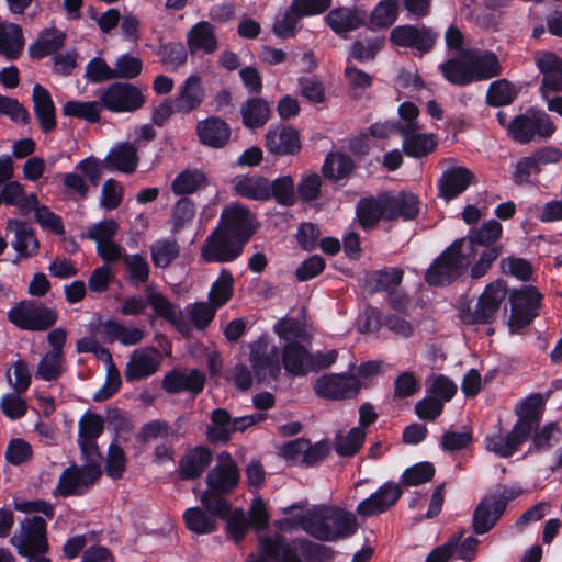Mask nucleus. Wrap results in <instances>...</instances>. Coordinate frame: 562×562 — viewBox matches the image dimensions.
<instances>
[{"mask_svg": "<svg viewBox=\"0 0 562 562\" xmlns=\"http://www.w3.org/2000/svg\"><path fill=\"white\" fill-rule=\"evenodd\" d=\"M535 64L542 75L541 98L548 100L549 93L562 92V58L553 52H543L536 56Z\"/></svg>", "mask_w": 562, "mask_h": 562, "instance_id": "4be33fe9", "label": "nucleus"}, {"mask_svg": "<svg viewBox=\"0 0 562 562\" xmlns=\"http://www.w3.org/2000/svg\"><path fill=\"white\" fill-rule=\"evenodd\" d=\"M8 231L14 232L12 247L18 257L12 261L18 263L21 259L34 257L40 251V240L30 223L18 218H10L7 222Z\"/></svg>", "mask_w": 562, "mask_h": 562, "instance_id": "5701e85b", "label": "nucleus"}, {"mask_svg": "<svg viewBox=\"0 0 562 562\" xmlns=\"http://www.w3.org/2000/svg\"><path fill=\"white\" fill-rule=\"evenodd\" d=\"M562 429L557 422H550L543 426H539L530 435L531 441L527 454H540L550 451L557 443L560 442Z\"/></svg>", "mask_w": 562, "mask_h": 562, "instance_id": "79ce46f5", "label": "nucleus"}, {"mask_svg": "<svg viewBox=\"0 0 562 562\" xmlns=\"http://www.w3.org/2000/svg\"><path fill=\"white\" fill-rule=\"evenodd\" d=\"M216 227L222 228L224 233L244 246L248 244L257 229L255 217L249 209L238 203L227 205L222 210Z\"/></svg>", "mask_w": 562, "mask_h": 562, "instance_id": "2eb2a0df", "label": "nucleus"}, {"mask_svg": "<svg viewBox=\"0 0 562 562\" xmlns=\"http://www.w3.org/2000/svg\"><path fill=\"white\" fill-rule=\"evenodd\" d=\"M100 102L97 101H67L61 109L64 116L77 117L86 120L89 123H98L100 121Z\"/></svg>", "mask_w": 562, "mask_h": 562, "instance_id": "13d9d810", "label": "nucleus"}, {"mask_svg": "<svg viewBox=\"0 0 562 562\" xmlns=\"http://www.w3.org/2000/svg\"><path fill=\"white\" fill-rule=\"evenodd\" d=\"M438 147V137L434 133H420L402 142L403 154L409 158L422 159Z\"/></svg>", "mask_w": 562, "mask_h": 562, "instance_id": "8fccbe9b", "label": "nucleus"}, {"mask_svg": "<svg viewBox=\"0 0 562 562\" xmlns=\"http://www.w3.org/2000/svg\"><path fill=\"white\" fill-rule=\"evenodd\" d=\"M465 49L439 64L438 69L443 79L456 87H468L473 83L470 61Z\"/></svg>", "mask_w": 562, "mask_h": 562, "instance_id": "473e14b6", "label": "nucleus"}, {"mask_svg": "<svg viewBox=\"0 0 562 562\" xmlns=\"http://www.w3.org/2000/svg\"><path fill=\"white\" fill-rule=\"evenodd\" d=\"M366 432L360 427L351 428L347 435L338 434L335 437V451L340 457H353L362 448Z\"/></svg>", "mask_w": 562, "mask_h": 562, "instance_id": "bf43d9fd", "label": "nucleus"}, {"mask_svg": "<svg viewBox=\"0 0 562 562\" xmlns=\"http://www.w3.org/2000/svg\"><path fill=\"white\" fill-rule=\"evenodd\" d=\"M151 261L155 267L166 269L180 255L176 239H158L150 246Z\"/></svg>", "mask_w": 562, "mask_h": 562, "instance_id": "4d7b16f0", "label": "nucleus"}, {"mask_svg": "<svg viewBox=\"0 0 562 562\" xmlns=\"http://www.w3.org/2000/svg\"><path fill=\"white\" fill-rule=\"evenodd\" d=\"M383 44V37L368 38L366 44L362 41H355L349 48L347 64H350L351 59L359 63L373 60L376 54L382 49Z\"/></svg>", "mask_w": 562, "mask_h": 562, "instance_id": "680f3d73", "label": "nucleus"}, {"mask_svg": "<svg viewBox=\"0 0 562 562\" xmlns=\"http://www.w3.org/2000/svg\"><path fill=\"white\" fill-rule=\"evenodd\" d=\"M8 321L20 330L46 331L58 321L56 310L35 300H22L7 313Z\"/></svg>", "mask_w": 562, "mask_h": 562, "instance_id": "423d86ee", "label": "nucleus"}, {"mask_svg": "<svg viewBox=\"0 0 562 562\" xmlns=\"http://www.w3.org/2000/svg\"><path fill=\"white\" fill-rule=\"evenodd\" d=\"M240 482V471L228 451L216 456V464L211 468L205 477L206 487L226 494L233 493Z\"/></svg>", "mask_w": 562, "mask_h": 562, "instance_id": "f3484780", "label": "nucleus"}, {"mask_svg": "<svg viewBox=\"0 0 562 562\" xmlns=\"http://www.w3.org/2000/svg\"><path fill=\"white\" fill-rule=\"evenodd\" d=\"M507 294V288L503 280L498 279L488 283L483 293L479 296L475 310L464 315L468 324H492L496 318L502 302Z\"/></svg>", "mask_w": 562, "mask_h": 562, "instance_id": "dca6fc26", "label": "nucleus"}, {"mask_svg": "<svg viewBox=\"0 0 562 562\" xmlns=\"http://www.w3.org/2000/svg\"><path fill=\"white\" fill-rule=\"evenodd\" d=\"M206 375L199 369L178 370L167 372L161 381V389L168 394L189 392L193 397L203 392Z\"/></svg>", "mask_w": 562, "mask_h": 562, "instance_id": "aec40b11", "label": "nucleus"}, {"mask_svg": "<svg viewBox=\"0 0 562 562\" xmlns=\"http://www.w3.org/2000/svg\"><path fill=\"white\" fill-rule=\"evenodd\" d=\"M265 147L274 156H295L301 151L297 130L285 125H271L265 135Z\"/></svg>", "mask_w": 562, "mask_h": 562, "instance_id": "412c9836", "label": "nucleus"}, {"mask_svg": "<svg viewBox=\"0 0 562 562\" xmlns=\"http://www.w3.org/2000/svg\"><path fill=\"white\" fill-rule=\"evenodd\" d=\"M518 97V90L507 79L493 81L487 89L485 102L492 108H501L512 104Z\"/></svg>", "mask_w": 562, "mask_h": 562, "instance_id": "603ef678", "label": "nucleus"}, {"mask_svg": "<svg viewBox=\"0 0 562 562\" xmlns=\"http://www.w3.org/2000/svg\"><path fill=\"white\" fill-rule=\"evenodd\" d=\"M311 351L301 341H288L281 349V368L292 376H305L308 374Z\"/></svg>", "mask_w": 562, "mask_h": 562, "instance_id": "72a5a7b5", "label": "nucleus"}, {"mask_svg": "<svg viewBox=\"0 0 562 562\" xmlns=\"http://www.w3.org/2000/svg\"><path fill=\"white\" fill-rule=\"evenodd\" d=\"M145 103V95L133 83L115 81L110 83L100 95V104L112 113L135 112Z\"/></svg>", "mask_w": 562, "mask_h": 562, "instance_id": "ddd939ff", "label": "nucleus"}, {"mask_svg": "<svg viewBox=\"0 0 562 562\" xmlns=\"http://www.w3.org/2000/svg\"><path fill=\"white\" fill-rule=\"evenodd\" d=\"M138 162L137 147L130 142H122L112 147L102 160V165L106 170L127 175L133 173L137 169Z\"/></svg>", "mask_w": 562, "mask_h": 562, "instance_id": "2f4dec72", "label": "nucleus"}, {"mask_svg": "<svg viewBox=\"0 0 562 562\" xmlns=\"http://www.w3.org/2000/svg\"><path fill=\"white\" fill-rule=\"evenodd\" d=\"M542 294L533 285H522L509 294L510 317L508 327L512 333L530 325L540 314Z\"/></svg>", "mask_w": 562, "mask_h": 562, "instance_id": "1a4fd4ad", "label": "nucleus"}, {"mask_svg": "<svg viewBox=\"0 0 562 562\" xmlns=\"http://www.w3.org/2000/svg\"><path fill=\"white\" fill-rule=\"evenodd\" d=\"M245 246L237 239L215 227L201 247V259L206 263H227L237 260Z\"/></svg>", "mask_w": 562, "mask_h": 562, "instance_id": "4468645a", "label": "nucleus"}, {"mask_svg": "<svg viewBox=\"0 0 562 562\" xmlns=\"http://www.w3.org/2000/svg\"><path fill=\"white\" fill-rule=\"evenodd\" d=\"M78 446L85 461L82 468L85 469L86 474L92 480H99L102 475L101 461L103 456L97 441H79Z\"/></svg>", "mask_w": 562, "mask_h": 562, "instance_id": "052dcab7", "label": "nucleus"}, {"mask_svg": "<svg viewBox=\"0 0 562 562\" xmlns=\"http://www.w3.org/2000/svg\"><path fill=\"white\" fill-rule=\"evenodd\" d=\"M438 38L439 33L425 24L397 25L390 32V42L393 45L411 48L414 50L415 56H423L430 53Z\"/></svg>", "mask_w": 562, "mask_h": 562, "instance_id": "9b49d317", "label": "nucleus"}, {"mask_svg": "<svg viewBox=\"0 0 562 562\" xmlns=\"http://www.w3.org/2000/svg\"><path fill=\"white\" fill-rule=\"evenodd\" d=\"M387 202V221H414L420 213L419 198L407 191L385 192Z\"/></svg>", "mask_w": 562, "mask_h": 562, "instance_id": "c756f323", "label": "nucleus"}, {"mask_svg": "<svg viewBox=\"0 0 562 562\" xmlns=\"http://www.w3.org/2000/svg\"><path fill=\"white\" fill-rule=\"evenodd\" d=\"M234 277L231 270L222 268L217 279L212 283L209 299L216 307L224 306L234 295Z\"/></svg>", "mask_w": 562, "mask_h": 562, "instance_id": "5fc2aeb1", "label": "nucleus"}, {"mask_svg": "<svg viewBox=\"0 0 562 562\" xmlns=\"http://www.w3.org/2000/svg\"><path fill=\"white\" fill-rule=\"evenodd\" d=\"M161 363V353L156 347L135 349L126 363L124 378L134 383L155 374Z\"/></svg>", "mask_w": 562, "mask_h": 562, "instance_id": "a211bd4d", "label": "nucleus"}, {"mask_svg": "<svg viewBox=\"0 0 562 562\" xmlns=\"http://www.w3.org/2000/svg\"><path fill=\"white\" fill-rule=\"evenodd\" d=\"M503 515V506H496L493 498L485 494L473 512L472 529L474 533L484 535L488 532Z\"/></svg>", "mask_w": 562, "mask_h": 562, "instance_id": "4c0bfd02", "label": "nucleus"}, {"mask_svg": "<svg viewBox=\"0 0 562 562\" xmlns=\"http://www.w3.org/2000/svg\"><path fill=\"white\" fill-rule=\"evenodd\" d=\"M325 22L334 33L345 40L349 32L366 24L363 15L357 9L347 7L331 9L325 16Z\"/></svg>", "mask_w": 562, "mask_h": 562, "instance_id": "f704fd0d", "label": "nucleus"}, {"mask_svg": "<svg viewBox=\"0 0 562 562\" xmlns=\"http://www.w3.org/2000/svg\"><path fill=\"white\" fill-rule=\"evenodd\" d=\"M307 533L319 541H337L353 536L358 530L356 516L341 508L326 515L313 512V521H307Z\"/></svg>", "mask_w": 562, "mask_h": 562, "instance_id": "39448f33", "label": "nucleus"}, {"mask_svg": "<svg viewBox=\"0 0 562 562\" xmlns=\"http://www.w3.org/2000/svg\"><path fill=\"white\" fill-rule=\"evenodd\" d=\"M356 216L364 231L374 228L382 220L387 221L385 192L360 199L356 205Z\"/></svg>", "mask_w": 562, "mask_h": 562, "instance_id": "cd10ccee", "label": "nucleus"}, {"mask_svg": "<svg viewBox=\"0 0 562 562\" xmlns=\"http://www.w3.org/2000/svg\"><path fill=\"white\" fill-rule=\"evenodd\" d=\"M404 271L401 268H385L368 272L364 277V288L370 293L391 291L403 281Z\"/></svg>", "mask_w": 562, "mask_h": 562, "instance_id": "37998d69", "label": "nucleus"}, {"mask_svg": "<svg viewBox=\"0 0 562 562\" xmlns=\"http://www.w3.org/2000/svg\"><path fill=\"white\" fill-rule=\"evenodd\" d=\"M243 124L247 128L257 130L269 121L270 106L262 98H249L240 109Z\"/></svg>", "mask_w": 562, "mask_h": 562, "instance_id": "c03bdc74", "label": "nucleus"}, {"mask_svg": "<svg viewBox=\"0 0 562 562\" xmlns=\"http://www.w3.org/2000/svg\"><path fill=\"white\" fill-rule=\"evenodd\" d=\"M465 251V238L456 239L429 266L425 281L431 286H447L464 274L471 265Z\"/></svg>", "mask_w": 562, "mask_h": 562, "instance_id": "7ed1b4c3", "label": "nucleus"}, {"mask_svg": "<svg viewBox=\"0 0 562 562\" xmlns=\"http://www.w3.org/2000/svg\"><path fill=\"white\" fill-rule=\"evenodd\" d=\"M24 46L23 32L20 25L11 23L8 26L0 24V55L8 60L20 57Z\"/></svg>", "mask_w": 562, "mask_h": 562, "instance_id": "a18cd8bd", "label": "nucleus"}, {"mask_svg": "<svg viewBox=\"0 0 562 562\" xmlns=\"http://www.w3.org/2000/svg\"><path fill=\"white\" fill-rule=\"evenodd\" d=\"M548 395L532 393L519 401L514 413L517 420L506 435L496 434L485 438L486 449L499 458L513 457L529 440L532 430L541 424Z\"/></svg>", "mask_w": 562, "mask_h": 562, "instance_id": "f257e3e1", "label": "nucleus"}, {"mask_svg": "<svg viewBox=\"0 0 562 562\" xmlns=\"http://www.w3.org/2000/svg\"><path fill=\"white\" fill-rule=\"evenodd\" d=\"M67 35L64 31L56 27L44 29L37 40L29 47V54L32 59H42L46 56L56 55L64 46Z\"/></svg>", "mask_w": 562, "mask_h": 562, "instance_id": "a19ab883", "label": "nucleus"}, {"mask_svg": "<svg viewBox=\"0 0 562 562\" xmlns=\"http://www.w3.org/2000/svg\"><path fill=\"white\" fill-rule=\"evenodd\" d=\"M209 184L206 175L200 169H184L176 176L171 190L176 195L192 194Z\"/></svg>", "mask_w": 562, "mask_h": 562, "instance_id": "09e8293b", "label": "nucleus"}, {"mask_svg": "<svg viewBox=\"0 0 562 562\" xmlns=\"http://www.w3.org/2000/svg\"><path fill=\"white\" fill-rule=\"evenodd\" d=\"M249 363L259 384H270L281 375L280 350L271 346L270 338L263 334L249 344Z\"/></svg>", "mask_w": 562, "mask_h": 562, "instance_id": "6e6552de", "label": "nucleus"}, {"mask_svg": "<svg viewBox=\"0 0 562 562\" xmlns=\"http://www.w3.org/2000/svg\"><path fill=\"white\" fill-rule=\"evenodd\" d=\"M436 473L435 465L429 461L418 462L403 472L401 483L405 486H418L430 482Z\"/></svg>", "mask_w": 562, "mask_h": 562, "instance_id": "69168bd1", "label": "nucleus"}, {"mask_svg": "<svg viewBox=\"0 0 562 562\" xmlns=\"http://www.w3.org/2000/svg\"><path fill=\"white\" fill-rule=\"evenodd\" d=\"M273 199L278 205L291 207L296 204L295 182L292 176L268 179V201Z\"/></svg>", "mask_w": 562, "mask_h": 562, "instance_id": "de8ad7c7", "label": "nucleus"}, {"mask_svg": "<svg viewBox=\"0 0 562 562\" xmlns=\"http://www.w3.org/2000/svg\"><path fill=\"white\" fill-rule=\"evenodd\" d=\"M147 305H150L155 312V316L150 315L148 317L151 324L156 317H161L179 331H183L184 321L182 311L178 305L169 301L166 295L155 292L151 286L146 289V299L137 295L125 297L120 312L126 316H137L146 310Z\"/></svg>", "mask_w": 562, "mask_h": 562, "instance_id": "20e7f679", "label": "nucleus"}, {"mask_svg": "<svg viewBox=\"0 0 562 562\" xmlns=\"http://www.w3.org/2000/svg\"><path fill=\"white\" fill-rule=\"evenodd\" d=\"M474 179L475 175L467 167H450L437 181L438 196L449 202L462 194Z\"/></svg>", "mask_w": 562, "mask_h": 562, "instance_id": "b1692460", "label": "nucleus"}, {"mask_svg": "<svg viewBox=\"0 0 562 562\" xmlns=\"http://www.w3.org/2000/svg\"><path fill=\"white\" fill-rule=\"evenodd\" d=\"M503 233L502 224L496 220L484 222L479 228H471L465 238V251L471 254L473 259L476 254L475 246L490 248L496 246L495 243L501 238Z\"/></svg>", "mask_w": 562, "mask_h": 562, "instance_id": "ea45409f", "label": "nucleus"}, {"mask_svg": "<svg viewBox=\"0 0 562 562\" xmlns=\"http://www.w3.org/2000/svg\"><path fill=\"white\" fill-rule=\"evenodd\" d=\"M259 554L246 562H327L333 559L331 548L306 538L288 540L282 533L259 539Z\"/></svg>", "mask_w": 562, "mask_h": 562, "instance_id": "f03ea898", "label": "nucleus"}, {"mask_svg": "<svg viewBox=\"0 0 562 562\" xmlns=\"http://www.w3.org/2000/svg\"><path fill=\"white\" fill-rule=\"evenodd\" d=\"M226 493L213 491L210 487L203 492L201 496L202 507L210 513L215 519H226L228 518L232 504L227 499Z\"/></svg>", "mask_w": 562, "mask_h": 562, "instance_id": "6e6d98bb", "label": "nucleus"}, {"mask_svg": "<svg viewBox=\"0 0 562 562\" xmlns=\"http://www.w3.org/2000/svg\"><path fill=\"white\" fill-rule=\"evenodd\" d=\"M235 195L250 201H268V178L259 175H238L232 180Z\"/></svg>", "mask_w": 562, "mask_h": 562, "instance_id": "e433bc0d", "label": "nucleus"}, {"mask_svg": "<svg viewBox=\"0 0 562 562\" xmlns=\"http://www.w3.org/2000/svg\"><path fill=\"white\" fill-rule=\"evenodd\" d=\"M186 527L196 535H210L217 529V519H215L203 507H189L183 513Z\"/></svg>", "mask_w": 562, "mask_h": 562, "instance_id": "3c124183", "label": "nucleus"}, {"mask_svg": "<svg viewBox=\"0 0 562 562\" xmlns=\"http://www.w3.org/2000/svg\"><path fill=\"white\" fill-rule=\"evenodd\" d=\"M187 45L192 55L200 52L213 54L218 46L214 26L207 21L195 23L187 34Z\"/></svg>", "mask_w": 562, "mask_h": 562, "instance_id": "58836bf2", "label": "nucleus"}, {"mask_svg": "<svg viewBox=\"0 0 562 562\" xmlns=\"http://www.w3.org/2000/svg\"><path fill=\"white\" fill-rule=\"evenodd\" d=\"M33 111L38 126L44 134H49L57 127L56 105L50 92L40 83L32 90Z\"/></svg>", "mask_w": 562, "mask_h": 562, "instance_id": "bb28decb", "label": "nucleus"}, {"mask_svg": "<svg viewBox=\"0 0 562 562\" xmlns=\"http://www.w3.org/2000/svg\"><path fill=\"white\" fill-rule=\"evenodd\" d=\"M212 460L213 454L209 447L196 446L188 450L179 460V477L182 481L199 479L210 467Z\"/></svg>", "mask_w": 562, "mask_h": 562, "instance_id": "7c9ffc66", "label": "nucleus"}, {"mask_svg": "<svg viewBox=\"0 0 562 562\" xmlns=\"http://www.w3.org/2000/svg\"><path fill=\"white\" fill-rule=\"evenodd\" d=\"M465 53L469 55L473 83L487 81L502 75L503 67L498 56L494 52L467 48Z\"/></svg>", "mask_w": 562, "mask_h": 562, "instance_id": "c85d7f7f", "label": "nucleus"}, {"mask_svg": "<svg viewBox=\"0 0 562 562\" xmlns=\"http://www.w3.org/2000/svg\"><path fill=\"white\" fill-rule=\"evenodd\" d=\"M124 263L128 274V282L133 286H139L149 280L150 268L147 260L142 255H125Z\"/></svg>", "mask_w": 562, "mask_h": 562, "instance_id": "0e129e2a", "label": "nucleus"}, {"mask_svg": "<svg viewBox=\"0 0 562 562\" xmlns=\"http://www.w3.org/2000/svg\"><path fill=\"white\" fill-rule=\"evenodd\" d=\"M104 419L95 413H86L78 423V440L79 441H97L103 434Z\"/></svg>", "mask_w": 562, "mask_h": 562, "instance_id": "338daca9", "label": "nucleus"}, {"mask_svg": "<svg viewBox=\"0 0 562 562\" xmlns=\"http://www.w3.org/2000/svg\"><path fill=\"white\" fill-rule=\"evenodd\" d=\"M355 161L346 154H328L325 157L322 172L323 176L330 180H341L347 178L355 170Z\"/></svg>", "mask_w": 562, "mask_h": 562, "instance_id": "864d4df0", "label": "nucleus"}, {"mask_svg": "<svg viewBox=\"0 0 562 562\" xmlns=\"http://www.w3.org/2000/svg\"><path fill=\"white\" fill-rule=\"evenodd\" d=\"M119 231V223L114 218H106L90 225L87 232L80 234L81 239H90L97 245L113 240Z\"/></svg>", "mask_w": 562, "mask_h": 562, "instance_id": "774afa93", "label": "nucleus"}, {"mask_svg": "<svg viewBox=\"0 0 562 562\" xmlns=\"http://www.w3.org/2000/svg\"><path fill=\"white\" fill-rule=\"evenodd\" d=\"M402 494L403 490L400 484L389 481L382 484L369 497L361 501L357 505L356 513L362 518L381 515L393 507Z\"/></svg>", "mask_w": 562, "mask_h": 562, "instance_id": "6ab92c4d", "label": "nucleus"}, {"mask_svg": "<svg viewBox=\"0 0 562 562\" xmlns=\"http://www.w3.org/2000/svg\"><path fill=\"white\" fill-rule=\"evenodd\" d=\"M555 132V125L542 110L529 108L525 113L509 121L508 137L526 145L537 139H548Z\"/></svg>", "mask_w": 562, "mask_h": 562, "instance_id": "0eeeda50", "label": "nucleus"}, {"mask_svg": "<svg viewBox=\"0 0 562 562\" xmlns=\"http://www.w3.org/2000/svg\"><path fill=\"white\" fill-rule=\"evenodd\" d=\"M272 330L284 344L300 341L306 337L304 325L299 319L289 316L280 318L273 325Z\"/></svg>", "mask_w": 562, "mask_h": 562, "instance_id": "e2e57ef3", "label": "nucleus"}, {"mask_svg": "<svg viewBox=\"0 0 562 562\" xmlns=\"http://www.w3.org/2000/svg\"><path fill=\"white\" fill-rule=\"evenodd\" d=\"M98 480H92L82 467L71 465L63 471L59 476L56 492L63 497L83 495Z\"/></svg>", "mask_w": 562, "mask_h": 562, "instance_id": "c9c22d12", "label": "nucleus"}, {"mask_svg": "<svg viewBox=\"0 0 562 562\" xmlns=\"http://www.w3.org/2000/svg\"><path fill=\"white\" fill-rule=\"evenodd\" d=\"M21 528V536L11 539L21 557L33 559L48 552L47 524L43 517L35 515L32 518H24Z\"/></svg>", "mask_w": 562, "mask_h": 562, "instance_id": "f8f14e48", "label": "nucleus"}, {"mask_svg": "<svg viewBox=\"0 0 562 562\" xmlns=\"http://www.w3.org/2000/svg\"><path fill=\"white\" fill-rule=\"evenodd\" d=\"M199 142L210 148H224L232 136L229 124L220 116L211 115L198 122L195 127Z\"/></svg>", "mask_w": 562, "mask_h": 562, "instance_id": "393cba45", "label": "nucleus"}, {"mask_svg": "<svg viewBox=\"0 0 562 562\" xmlns=\"http://www.w3.org/2000/svg\"><path fill=\"white\" fill-rule=\"evenodd\" d=\"M363 385L352 373H325L316 379L313 390L321 398L344 401L357 397Z\"/></svg>", "mask_w": 562, "mask_h": 562, "instance_id": "9d476101", "label": "nucleus"}, {"mask_svg": "<svg viewBox=\"0 0 562 562\" xmlns=\"http://www.w3.org/2000/svg\"><path fill=\"white\" fill-rule=\"evenodd\" d=\"M210 419L212 425L206 429V438L212 443H227L233 432V418L225 408H215L211 412Z\"/></svg>", "mask_w": 562, "mask_h": 562, "instance_id": "49530a36", "label": "nucleus"}, {"mask_svg": "<svg viewBox=\"0 0 562 562\" xmlns=\"http://www.w3.org/2000/svg\"><path fill=\"white\" fill-rule=\"evenodd\" d=\"M205 99V90L201 77L190 75L178 88L173 98L177 113L190 114L198 110Z\"/></svg>", "mask_w": 562, "mask_h": 562, "instance_id": "a878e982", "label": "nucleus"}]
</instances>
